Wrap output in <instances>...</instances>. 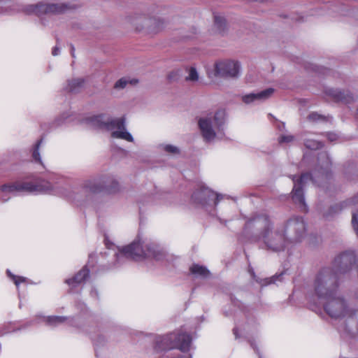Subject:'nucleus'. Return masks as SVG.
Masks as SVG:
<instances>
[{
    "mask_svg": "<svg viewBox=\"0 0 358 358\" xmlns=\"http://www.w3.org/2000/svg\"><path fill=\"white\" fill-rule=\"evenodd\" d=\"M246 226L248 229L256 230L255 241L263 243L269 250L280 252L289 245L281 226L273 227L269 217L265 215L252 218L247 222Z\"/></svg>",
    "mask_w": 358,
    "mask_h": 358,
    "instance_id": "nucleus-1",
    "label": "nucleus"
},
{
    "mask_svg": "<svg viewBox=\"0 0 358 358\" xmlns=\"http://www.w3.org/2000/svg\"><path fill=\"white\" fill-rule=\"evenodd\" d=\"M21 193L52 194L71 196L64 192L63 188L59 186H54L47 180H40L35 182L17 181L0 187V201L6 202L11 197Z\"/></svg>",
    "mask_w": 358,
    "mask_h": 358,
    "instance_id": "nucleus-2",
    "label": "nucleus"
},
{
    "mask_svg": "<svg viewBox=\"0 0 358 358\" xmlns=\"http://www.w3.org/2000/svg\"><path fill=\"white\" fill-rule=\"evenodd\" d=\"M164 256V250L156 243L138 237L131 244L119 250L116 254V259L118 263L123 262L124 259L138 261L151 258L161 260Z\"/></svg>",
    "mask_w": 358,
    "mask_h": 358,
    "instance_id": "nucleus-3",
    "label": "nucleus"
},
{
    "mask_svg": "<svg viewBox=\"0 0 358 358\" xmlns=\"http://www.w3.org/2000/svg\"><path fill=\"white\" fill-rule=\"evenodd\" d=\"M323 307L331 318L358 326V308L350 305L340 292L324 301Z\"/></svg>",
    "mask_w": 358,
    "mask_h": 358,
    "instance_id": "nucleus-4",
    "label": "nucleus"
},
{
    "mask_svg": "<svg viewBox=\"0 0 358 358\" xmlns=\"http://www.w3.org/2000/svg\"><path fill=\"white\" fill-rule=\"evenodd\" d=\"M318 164L320 166V170H315L313 176H310L308 173H305L301 175L297 180L295 179V176L292 178L294 182L292 199L295 203L300 206L301 210H307V206L305 203L302 192V188L305 186L307 180H311L313 182L317 183V178L323 180L326 179L328 176V169L331 165V160L327 152H321L320 154L318 157Z\"/></svg>",
    "mask_w": 358,
    "mask_h": 358,
    "instance_id": "nucleus-5",
    "label": "nucleus"
},
{
    "mask_svg": "<svg viewBox=\"0 0 358 358\" xmlns=\"http://www.w3.org/2000/svg\"><path fill=\"white\" fill-rule=\"evenodd\" d=\"M226 112L220 109L215 113H208L199 118L198 126L204 141L213 142L224 136Z\"/></svg>",
    "mask_w": 358,
    "mask_h": 358,
    "instance_id": "nucleus-6",
    "label": "nucleus"
},
{
    "mask_svg": "<svg viewBox=\"0 0 358 358\" xmlns=\"http://www.w3.org/2000/svg\"><path fill=\"white\" fill-rule=\"evenodd\" d=\"M314 294L320 300L325 301L339 292L337 273L331 268L321 269L313 283Z\"/></svg>",
    "mask_w": 358,
    "mask_h": 358,
    "instance_id": "nucleus-7",
    "label": "nucleus"
},
{
    "mask_svg": "<svg viewBox=\"0 0 358 358\" xmlns=\"http://www.w3.org/2000/svg\"><path fill=\"white\" fill-rule=\"evenodd\" d=\"M91 121L93 125L110 131L111 137L114 138L122 139L128 142L134 141L132 135L126 128L124 117L108 118L104 115H99L92 117Z\"/></svg>",
    "mask_w": 358,
    "mask_h": 358,
    "instance_id": "nucleus-8",
    "label": "nucleus"
},
{
    "mask_svg": "<svg viewBox=\"0 0 358 358\" xmlns=\"http://www.w3.org/2000/svg\"><path fill=\"white\" fill-rule=\"evenodd\" d=\"M156 348L159 350L178 348L182 351L189 350L192 338L189 334L180 331L157 336L155 338Z\"/></svg>",
    "mask_w": 358,
    "mask_h": 358,
    "instance_id": "nucleus-9",
    "label": "nucleus"
},
{
    "mask_svg": "<svg viewBox=\"0 0 358 358\" xmlns=\"http://www.w3.org/2000/svg\"><path fill=\"white\" fill-rule=\"evenodd\" d=\"M106 189L105 178L88 180L83 182L80 190L72 199L82 204L92 200L93 195Z\"/></svg>",
    "mask_w": 358,
    "mask_h": 358,
    "instance_id": "nucleus-10",
    "label": "nucleus"
},
{
    "mask_svg": "<svg viewBox=\"0 0 358 358\" xmlns=\"http://www.w3.org/2000/svg\"><path fill=\"white\" fill-rule=\"evenodd\" d=\"M222 196L215 193L208 187H202L192 195L194 201L199 205L209 214L215 215V207Z\"/></svg>",
    "mask_w": 358,
    "mask_h": 358,
    "instance_id": "nucleus-11",
    "label": "nucleus"
},
{
    "mask_svg": "<svg viewBox=\"0 0 358 358\" xmlns=\"http://www.w3.org/2000/svg\"><path fill=\"white\" fill-rule=\"evenodd\" d=\"M281 227L289 243H299L305 236L306 225L302 217H292Z\"/></svg>",
    "mask_w": 358,
    "mask_h": 358,
    "instance_id": "nucleus-12",
    "label": "nucleus"
},
{
    "mask_svg": "<svg viewBox=\"0 0 358 358\" xmlns=\"http://www.w3.org/2000/svg\"><path fill=\"white\" fill-rule=\"evenodd\" d=\"M240 64L231 60L220 61L215 64V74L222 78H236L240 75Z\"/></svg>",
    "mask_w": 358,
    "mask_h": 358,
    "instance_id": "nucleus-13",
    "label": "nucleus"
},
{
    "mask_svg": "<svg viewBox=\"0 0 358 358\" xmlns=\"http://www.w3.org/2000/svg\"><path fill=\"white\" fill-rule=\"evenodd\" d=\"M68 10L64 3H39L30 6V12L38 15L42 14H59Z\"/></svg>",
    "mask_w": 358,
    "mask_h": 358,
    "instance_id": "nucleus-14",
    "label": "nucleus"
},
{
    "mask_svg": "<svg viewBox=\"0 0 358 358\" xmlns=\"http://www.w3.org/2000/svg\"><path fill=\"white\" fill-rule=\"evenodd\" d=\"M356 257L352 252H345L338 256L334 260V265L336 267V273H345L348 271L352 264L355 262Z\"/></svg>",
    "mask_w": 358,
    "mask_h": 358,
    "instance_id": "nucleus-15",
    "label": "nucleus"
},
{
    "mask_svg": "<svg viewBox=\"0 0 358 358\" xmlns=\"http://www.w3.org/2000/svg\"><path fill=\"white\" fill-rule=\"evenodd\" d=\"M37 322H44L51 327H57L62 324H67L71 326L78 327L76 320L73 317H66L62 316L45 317L37 315L36 317Z\"/></svg>",
    "mask_w": 358,
    "mask_h": 358,
    "instance_id": "nucleus-16",
    "label": "nucleus"
},
{
    "mask_svg": "<svg viewBox=\"0 0 358 358\" xmlns=\"http://www.w3.org/2000/svg\"><path fill=\"white\" fill-rule=\"evenodd\" d=\"M273 92L274 90L273 88H268L256 93L244 94L242 96L241 99L245 104L262 102L271 97Z\"/></svg>",
    "mask_w": 358,
    "mask_h": 358,
    "instance_id": "nucleus-17",
    "label": "nucleus"
},
{
    "mask_svg": "<svg viewBox=\"0 0 358 358\" xmlns=\"http://www.w3.org/2000/svg\"><path fill=\"white\" fill-rule=\"evenodd\" d=\"M348 206H358V195L350 200L342 201L332 206L325 216L327 217H332Z\"/></svg>",
    "mask_w": 358,
    "mask_h": 358,
    "instance_id": "nucleus-18",
    "label": "nucleus"
},
{
    "mask_svg": "<svg viewBox=\"0 0 358 358\" xmlns=\"http://www.w3.org/2000/svg\"><path fill=\"white\" fill-rule=\"evenodd\" d=\"M327 94L337 101L349 103L353 100V96L349 92H343L338 89H329Z\"/></svg>",
    "mask_w": 358,
    "mask_h": 358,
    "instance_id": "nucleus-19",
    "label": "nucleus"
},
{
    "mask_svg": "<svg viewBox=\"0 0 358 358\" xmlns=\"http://www.w3.org/2000/svg\"><path fill=\"white\" fill-rule=\"evenodd\" d=\"M89 273L90 271L85 266L73 278L66 280V283L71 287H76L83 282L89 276Z\"/></svg>",
    "mask_w": 358,
    "mask_h": 358,
    "instance_id": "nucleus-20",
    "label": "nucleus"
},
{
    "mask_svg": "<svg viewBox=\"0 0 358 358\" xmlns=\"http://www.w3.org/2000/svg\"><path fill=\"white\" fill-rule=\"evenodd\" d=\"M165 22L159 17H152L145 20V25L150 32L156 33L162 29Z\"/></svg>",
    "mask_w": 358,
    "mask_h": 358,
    "instance_id": "nucleus-21",
    "label": "nucleus"
},
{
    "mask_svg": "<svg viewBox=\"0 0 358 358\" xmlns=\"http://www.w3.org/2000/svg\"><path fill=\"white\" fill-rule=\"evenodd\" d=\"M84 85L85 80L83 78H72L67 81V85L65 87V89L71 92H77L83 88Z\"/></svg>",
    "mask_w": 358,
    "mask_h": 358,
    "instance_id": "nucleus-22",
    "label": "nucleus"
},
{
    "mask_svg": "<svg viewBox=\"0 0 358 358\" xmlns=\"http://www.w3.org/2000/svg\"><path fill=\"white\" fill-rule=\"evenodd\" d=\"M190 273L195 277L207 278L210 275L209 271L199 264H193L189 268Z\"/></svg>",
    "mask_w": 358,
    "mask_h": 358,
    "instance_id": "nucleus-23",
    "label": "nucleus"
},
{
    "mask_svg": "<svg viewBox=\"0 0 358 358\" xmlns=\"http://www.w3.org/2000/svg\"><path fill=\"white\" fill-rule=\"evenodd\" d=\"M138 83V80L136 78H131L128 77H124L119 79L114 85V88L116 90H122L125 88L128 85H136Z\"/></svg>",
    "mask_w": 358,
    "mask_h": 358,
    "instance_id": "nucleus-24",
    "label": "nucleus"
},
{
    "mask_svg": "<svg viewBox=\"0 0 358 358\" xmlns=\"http://www.w3.org/2000/svg\"><path fill=\"white\" fill-rule=\"evenodd\" d=\"M41 143H42V139L38 140L36 142V143L35 144L33 152H32V159L36 163H38V164L43 166L42 159H41V155L39 152V148H40Z\"/></svg>",
    "mask_w": 358,
    "mask_h": 358,
    "instance_id": "nucleus-25",
    "label": "nucleus"
},
{
    "mask_svg": "<svg viewBox=\"0 0 358 358\" xmlns=\"http://www.w3.org/2000/svg\"><path fill=\"white\" fill-rule=\"evenodd\" d=\"M159 149L162 151L166 152L172 155H178L180 154V149L171 144H160L158 146Z\"/></svg>",
    "mask_w": 358,
    "mask_h": 358,
    "instance_id": "nucleus-26",
    "label": "nucleus"
},
{
    "mask_svg": "<svg viewBox=\"0 0 358 358\" xmlns=\"http://www.w3.org/2000/svg\"><path fill=\"white\" fill-rule=\"evenodd\" d=\"M214 24L219 32L224 31L226 27V20L221 15L214 16Z\"/></svg>",
    "mask_w": 358,
    "mask_h": 358,
    "instance_id": "nucleus-27",
    "label": "nucleus"
},
{
    "mask_svg": "<svg viewBox=\"0 0 358 358\" xmlns=\"http://www.w3.org/2000/svg\"><path fill=\"white\" fill-rule=\"evenodd\" d=\"M187 72L188 75L185 78L186 80L196 82L199 80V73L194 67L191 66L187 68Z\"/></svg>",
    "mask_w": 358,
    "mask_h": 358,
    "instance_id": "nucleus-28",
    "label": "nucleus"
},
{
    "mask_svg": "<svg viewBox=\"0 0 358 358\" xmlns=\"http://www.w3.org/2000/svg\"><path fill=\"white\" fill-rule=\"evenodd\" d=\"M304 144L307 148L310 150H316L322 146L320 141L312 139H306Z\"/></svg>",
    "mask_w": 358,
    "mask_h": 358,
    "instance_id": "nucleus-29",
    "label": "nucleus"
},
{
    "mask_svg": "<svg viewBox=\"0 0 358 358\" xmlns=\"http://www.w3.org/2000/svg\"><path fill=\"white\" fill-rule=\"evenodd\" d=\"M326 117L321 115L317 113H311L308 116V119L309 121L315 122H324L327 120Z\"/></svg>",
    "mask_w": 358,
    "mask_h": 358,
    "instance_id": "nucleus-30",
    "label": "nucleus"
},
{
    "mask_svg": "<svg viewBox=\"0 0 358 358\" xmlns=\"http://www.w3.org/2000/svg\"><path fill=\"white\" fill-rule=\"evenodd\" d=\"M352 226L356 234L358 236V210L352 212Z\"/></svg>",
    "mask_w": 358,
    "mask_h": 358,
    "instance_id": "nucleus-31",
    "label": "nucleus"
},
{
    "mask_svg": "<svg viewBox=\"0 0 358 358\" xmlns=\"http://www.w3.org/2000/svg\"><path fill=\"white\" fill-rule=\"evenodd\" d=\"M8 275L13 280L15 285L17 287L20 282H24L26 278L23 277L16 276L10 273L9 270H7Z\"/></svg>",
    "mask_w": 358,
    "mask_h": 358,
    "instance_id": "nucleus-32",
    "label": "nucleus"
},
{
    "mask_svg": "<svg viewBox=\"0 0 358 358\" xmlns=\"http://www.w3.org/2000/svg\"><path fill=\"white\" fill-rule=\"evenodd\" d=\"M70 113H63L59 117H57L56 120H55V124L57 126H60L62 125L64 121L70 117Z\"/></svg>",
    "mask_w": 358,
    "mask_h": 358,
    "instance_id": "nucleus-33",
    "label": "nucleus"
},
{
    "mask_svg": "<svg viewBox=\"0 0 358 358\" xmlns=\"http://www.w3.org/2000/svg\"><path fill=\"white\" fill-rule=\"evenodd\" d=\"M294 137L292 135H289V134L282 135L279 138V142L280 143H290V142H292L294 141Z\"/></svg>",
    "mask_w": 358,
    "mask_h": 358,
    "instance_id": "nucleus-34",
    "label": "nucleus"
},
{
    "mask_svg": "<svg viewBox=\"0 0 358 358\" xmlns=\"http://www.w3.org/2000/svg\"><path fill=\"white\" fill-rule=\"evenodd\" d=\"M327 138H328L329 141L334 142V141L337 140L338 136H337V134H336L334 133H329L327 134Z\"/></svg>",
    "mask_w": 358,
    "mask_h": 358,
    "instance_id": "nucleus-35",
    "label": "nucleus"
},
{
    "mask_svg": "<svg viewBox=\"0 0 358 358\" xmlns=\"http://www.w3.org/2000/svg\"><path fill=\"white\" fill-rule=\"evenodd\" d=\"M278 277H275V276H273L272 277L271 279H265L264 280V283H262V282H259L262 285H268V284H271V283H274L275 282V278H277Z\"/></svg>",
    "mask_w": 358,
    "mask_h": 358,
    "instance_id": "nucleus-36",
    "label": "nucleus"
},
{
    "mask_svg": "<svg viewBox=\"0 0 358 358\" xmlns=\"http://www.w3.org/2000/svg\"><path fill=\"white\" fill-rule=\"evenodd\" d=\"M60 52L59 48L57 46H55L52 51V54L53 56H57Z\"/></svg>",
    "mask_w": 358,
    "mask_h": 358,
    "instance_id": "nucleus-37",
    "label": "nucleus"
},
{
    "mask_svg": "<svg viewBox=\"0 0 358 358\" xmlns=\"http://www.w3.org/2000/svg\"><path fill=\"white\" fill-rule=\"evenodd\" d=\"M91 294L92 296L96 297L97 296V291L96 289L92 290L91 292Z\"/></svg>",
    "mask_w": 358,
    "mask_h": 358,
    "instance_id": "nucleus-38",
    "label": "nucleus"
},
{
    "mask_svg": "<svg viewBox=\"0 0 358 358\" xmlns=\"http://www.w3.org/2000/svg\"><path fill=\"white\" fill-rule=\"evenodd\" d=\"M250 273H251V275H252V278H255V273L253 271H250Z\"/></svg>",
    "mask_w": 358,
    "mask_h": 358,
    "instance_id": "nucleus-39",
    "label": "nucleus"
},
{
    "mask_svg": "<svg viewBox=\"0 0 358 358\" xmlns=\"http://www.w3.org/2000/svg\"><path fill=\"white\" fill-rule=\"evenodd\" d=\"M73 51H74V48L72 47V49H71V55H72L73 57L74 56Z\"/></svg>",
    "mask_w": 358,
    "mask_h": 358,
    "instance_id": "nucleus-40",
    "label": "nucleus"
},
{
    "mask_svg": "<svg viewBox=\"0 0 358 358\" xmlns=\"http://www.w3.org/2000/svg\"><path fill=\"white\" fill-rule=\"evenodd\" d=\"M357 115H358V108H357Z\"/></svg>",
    "mask_w": 358,
    "mask_h": 358,
    "instance_id": "nucleus-41",
    "label": "nucleus"
}]
</instances>
